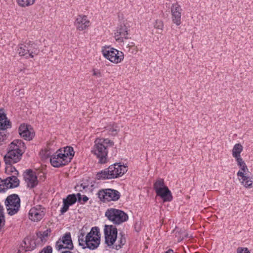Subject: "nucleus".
Here are the masks:
<instances>
[{
  "label": "nucleus",
  "instance_id": "f257e3e1",
  "mask_svg": "<svg viewBox=\"0 0 253 253\" xmlns=\"http://www.w3.org/2000/svg\"><path fill=\"white\" fill-rule=\"evenodd\" d=\"M85 231L83 229L80 230L78 236L79 246L83 249L88 248L91 250L96 249L100 244L101 235L98 227L91 228L89 232L87 233L85 239Z\"/></svg>",
  "mask_w": 253,
  "mask_h": 253
},
{
  "label": "nucleus",
  "instance_id": "f03ea898",
  "mask_svg": "<svg viewBox=\"0 0 253 253\" xmlns=\"http://www.w3.org/2000/svg\"><path fill=\"white\" fill-rule=\"evenodd\" d=\"M127 170V167L121 163H115L97 172L96 178L98 180L115 179L121 177Z\"/></svg>",
  "mask_w": 253,
  "mask_h": 253
},
{
  "label": "nucleus",
  "instance_id": "7ed1b4c3",
  "mask_svg": "<svg viewBox=\"0 0 253 253\" xmlns=\"http://www.w3.org/2000/svg\"><path fill=\"white\" fill-rule=\"evenodd\" d=\"M153 188L156 196L160 197L164 203L169 202L172 200V193L165 184L164 179H157L153 184Z\"/></svg>",
  "mask_w": 253,
  "mask_h": 253
},
{
  "label": "nucleus",
  "instance_id": "20e7f679",
  "mask_svg": "<svg viewBox=\"0 0 253 253\" xmlns=\"http://www.w3.org/2000/svg\"><path fill=\"white\" fill-rule=\"evenodd\" d=\"M105 216L115 225H120L128 219L127 214L124 211L115 208L108 209Z\"/></svg>",
  "mask_w": 253,
  "mask_h": 253
},
{
  "label": "nucleus",
  "instance_id": "39448f33",
  "mask_svg": "<svg viewBox=\"0 0 253 253\" xmlns=\"http://www.w3.org/2000/svg\"><path fill=\"white\" fill-rule=\"evenodd\" d=\"M4 204L8 214L12 216L19 211L21 207V200L18 195L12 194L6 198Z\"/></svg>",
  "mask_w": 253,
  "mask_h": 253
},
{
  "label": "nucleus",
  "instance_id": "423d86ee",
  "mask_svg": "<svg viewBox=\"0 0 253 253\" xmlns=\"http://www.w3.org/2000/svg\"><path fill=\"white\" fill-rule=\"evenodd\" d=\"M103 56L114 63H121L124 59V55L122 51L110 46H103L102 49Z\"/></svg>",
  "mask_w": 253,
  "mask_h": 253
},
{
  "label": "nucleus",
  "instance_id": "0eeeda50",
  "mask_svg": "<svg viewBox=\"0 0 253 253\" xmlns=\"http://www.w3.org/2000/svg\"><path fill=\"white\" fill-rule=\"evenodd\" d=\"M98 198L103 203H108L111 201H118L121 196V193L118 190L112 188L100 189L97 194Z\"/></svg>",
  "mask_w": 253,
  "mask_h": 253
},
{
  "label": "nucleus",
  "instance_id": "6e6552de",
  "mask_svg": "<svg viewBox=\"0 0 253 253\" xmlns=\"http://www.w3.org/2000/svg\"><path fill=\"white\" fill-rule=\"evenodd\" d=\"M91 153L96 156L98 159V163L104 164L107 163L108 151L107 146H104L98 138L94 141V145L91 150Z\"/></svg>",
  "mask_w": 253,
  "mask_h": 253
},
{
  "label": "nucleus",
  "instance_id": "1a4fd4ad",
  "mask_svg": "<svg viewBox=\"0 0 253 253\" xmlns=\"http://www.w3.org/2000/svg\"><path fill=\"white\" fill-rule=\"evenodd\" d=\"M62 151V148H59L51 156L50 164L53 167H63L71 162L72 158L66 157Z\"/></svg>",
  "mask_w": 253,
  "mask_h": 253
},
{
  "label": "nucleus",
  "instance_id": "9d476101",
  "mask_svg": "<svg viewBox=\"0 0 253 253\" xmlns=\"http://www.w3.org/2000/svg\"><path fill=\"white\" fill-rule=\"evenodd\" d=\"M11 127V123L8 120L4 112H0V145L5 143L8 133H6L8 128Z\"/></svg>",
  "mask_w": 253,
  "mask_h": 253
},
{
  "label": "nucleus",
  "instance_id": "9b49d317",
  "mask_svg": "<svg viewBox=\"0 0 253 253\" xmlns=\"http://www.w3.org/2000/svg\"><path fill=\"white\" fill-rule=\"evenodd\" d=\"M23 175L28 187L32 189L36 187L38 184V176L32 169H26L24 171Z\"/></svg>",
  "mask_w": 253,
  "mask_h": 253
},
{
  "label": "nucleus",
  "instance_id": "f8f14e48",
  "mask_svg": "<svg viewBox=\"0 0 253 253\" xmlns=\"http://www.w3.org/2000/svg\"><path fill=\"white\" fill-rule=\"evenodd\" d=\"M45 209L41 205H37L32 208L29 212V219L34 221L41 220L44 216Z\"/></svg>",
  "mask_w": 253,
  "mask_h": 253
},
{
  "label": "nucleus",
  "instance_id": "ddd939ff",
  "mask_svg": "<svg viewBox=\"0 0 253 253\" xmlns=\"http://www.w3.org/2000/svg\"><path fill=\"white\" fill-rule=\"evenodd\" d=\"M18 132L21 137L28 141L32 140L35 135L31 126L25 124L20 125Z\"/></svg>",
  "mask_w": 253,
  "mask_h": 253
},
{
  "label": "nucleus",
  "instance_id": "4468645a",
  "mask_svg": "<svg viewBox=\"0 0 253 253\" xmlns=\"http://www.w3.org/2000/svg\"><path fill=\"white\" fill-rule=\"evenodd\" d=\"M90 21L87 19V16L85 15H78L75 19L74 25L77 30L83 31L86 29L90 25Z\"/></svg>",
  "mask_w": 253,
  "mask_h": 253
},
{
  "label": "nucleus",
  "instance_id": "2eb2a0df",
  "mask_svg": "<svg viewBox=\"0 0 253 253\" xmlns=\"http://www.w3.org/2000/svg\"><path fill=\"white\" fill-rule=\"evenodd\" d=\"M23 155L21 153L8 152L3 157V160L5 165L14 164L19 162Z\"/></svg>",
  "mask_w": 253,
  "mask_h": 253
},
{
  "label": "nucleus",
  "instance_id": "dca6fc26",
  "mask_svg": "<svg viewBox=\"0 0 253 253\" xmlns=\"http://www.w3.org/2000/svg\"><path fill=\"white\" fill-rule=\"evenodd\" d=\"M74 194L68 195L65 198L63 199V205L60 209V214L63 215L66 212L70 206L75 204Z\"/></svg>",
  "mask_w": 253,
  "mask_h": 253
},
{
  "label": "nucleus",
  "instance_id": "f3484780",
  "mask_svg": "<svg viewBox=\"0 0 253 253\" xmlns=\"http://www.w3.org/2000/svg\"><path fill=\"white\" fill-rule=\"evenodd\" d=\"M117 33L115 34V37H117L116 41L122 42L124 38L126 39H128L127 37L128 30L125 24H121L117 27Z\"/></svg>",
  "mask_w": 253,
  "mask_h": 253
},
{
  "label": "nucleus",
  "instance_id": "a211bd4d",
  "mask_svg": "<svg viewBox=\"0 0 253 253\" xmlns=\"http://www.w3.org/2000/svg\"><path fill=\"white\" fill-rule=\"evenodd\" d=\"M18 176L13 175L8 176L9 186L7 187H0V193H5L8 189H13L18 187L20 185V180L17 178Z\"/></svg>",
  "mask_w": 253,
  "mask_h": 253
},
{
  "label": "nucleus",
  "instance_id": "6ab92c4d",
  "mask_svg": "<svg viewBox=\"0 0 253 253\" xmlns=\"http://www.w3.org/2000/svg\"><path fill=\"white\" fill-rule=\"evenodd\" d=\"M237 174L238 176L241 177V183L246 188H253V177H250L248 173H244V172L240 170Z\"/></svg>",
  "mask_w": 253,
  "mask_h": 253
},
{
  "label": "nucleus",
  "instance_id": "aec40b11",
  "mask_svg": "<svg viewBox=\"0 0 253 253\" xmlns=\"http://www.w3.org/2000/svg\"><path fill=\"white\" fill-rule=\"evenodd\" d=\"M17 50L19 56H24L26 59L31 58L29 54L33 51L32 48L23 43L18 44Z\"/></svg>",
  "mask_w": 253,
  "mask_h": 253
},
{
  "label": "nucleus",
  "instance_id": "412c9836",
  "mask_svg": "<svg viewBox=\"0 0 253 253\" xmlns=\"http://www.w3.org/2000/svg\"><path fill=\"white\" fill-rule=\"evenodd\" d=\"M59 239L62 242V244L66 245L67 249L72 250L74 249V245L72 240L71 233L67 232L65 234L61 237Z\"/></svg>",
  "mask_w": 253,
  "mask_h": 253
},
{
  "label": "nucleus",
  "instance_id": "4be33fe9",
  "mask_svg": "<svg viewBox=\"0 0 253 253\" xmlns=\"http://www.w3.org/2000/svg\"><path fill=\"white\" fill-rule=\"evenodd\" d=\"M38 239H36L35 237L32 239L31 238H27L28 242V246H23L24 247L25 252L31 251L34 250L37 247V245L41 244V243L39 241H37Z\"/></svg>",
  "mask_w": 253,
  "mask_h": 253
},
{
  "label": "nucleus",
  "instance_id": "5701e85b",
  "mask_svg": "<svg viewBox=\"0 0 253 253\" xmlns=\"http://www.w3.org/2000/svg\"><path fill=\"white\" fill-rule=\"evenodd\" d=\"M24 44L32 48L33 51H32V53H31L30 54H29V56H31V58H34L35 55H37L39 54L40 50L37 43L31 41L26 40Z\"/></svg>",
  "mask_w": 253,
  "mask_h": 253
},
{
  "label": "nucleus",
  "instance_id": "b1692460",
  "mask_svg": "<svg viewBox=\"0 0 253 253\" xmlns=\"http://www.w3.org/2000/svg\"><path fill=\"white\" fill-rule=\"evenodd\" d=\"M51 230L50 228H48L46 230L43 232L38 231L36 233V237L37 239L40 240V242L41 243L43 242L45 243L46 242L47 240L45 239V237H47L49 236V234L51 233Z\"/></svg>",
  "mask_w": 253,
  "mask_h": 253
},
{
  "label": "nucleus",
  "instance_id": "393cba45",
  "mask_svg": "<svg viewBox=\"0 0 253 253\" xmlns=\"http://www.w3.org/2000/svg\"><path fill=\"white\" fill-rule=\"evenodd\" d=\"M243 147L240 143L236 144L232 149V155L235 159L241 158L240 154L242 152Z\"/></svg>",
  "mask_w": 253,
  "mask_h": 253
},
{
  "label": "nucleus",
  "instance_id": "a878e982",
  "mask_svg": "<svg viewBox=\"0 0 253 253\" xmlns=\"http://www.w3.org/2000/svg\"><path fill=\"white\" fill-rule=\"evenodd\" d=\"M106 229L109 236L117 238L118 230L115 226L113 225H105L104 230Z\"/></svg>",
  "mask_w": 253,
  "mask_h": 253
},
{
  "label": "nucleus",
  "instance_id": "bb28decb",
  "mask_svg": "<svg viewBox=\"0 0 253 253\" xmlns=\"http://www.w3.org/2000/svg\"><path fill=\"white\" fill-rule=\"evenodd\" d=\"M104 232L105 235V243L107 245V246L110 247L113 246L116 241L117 238L109 236L106 229L104 230Z\"/></svg>",
  "mask_w": 253,
  "mask_h": 253
},
{
  "label": "nucleus",
  "instance_id": "cd10ccee",
  "mask_svg": "<svg viewBox=\"0 0 253 253\" xmlns=\"http://www.w3.org/2000/svg\"><path fill=\"white\" fill-rule=\"evenodd\" d=\"M62 154H65V156L67 158H72V160L73 159V157L75 155V151L72 147L70 146H67L63 148V150L62 149Z\"/></svg>",
  "mask_w": 253,
  "mask_h": 253
},
{
  "label": "nucleus",
  "instance_id": "c85d7f7f",
  "mask_svg": "<svg viewBox=\"0 0 253 253\" xmlns=\"http://www.w3.org/2000/svg\"><path fill=\"white\" fill-rule=\"evenodd\" d=\"M7 152H14V153H21V154L22 155V151L19 149L18 146L14 140H13L12 142L10 143V144L9 145L7 149Z\"/></svg>",
  "mask_w": 253,
  "mask_h": 253
},
{
  "label": "nucleus",
  "instance_id": "c756f323",
  "mask_svg": "<svg viewBox=\"0 0 253 253\" xmlns=\"http://www.w3.org/2000/svg\"><path fill=\"white\" fill-rule=\"evenodd\" d=\"M172 22L176 25L179 26L181 24V13L180 11L171 12Z\"/></svg>",
  "mask_w": 253,
  "mask_h": 253
},
{
  "label": "nucleus",
  "instance_id": "7c9ffc66",
  "mask_svg": "<svg viewBox=\"0 0 253 253\" xmlns=\"http://www.w3.org/2000/svg\"><path fill=\"white\" fill-rule=\"evenodd\" d=\"M12 165H5V173L8 175H11L12 173L15 172L14 175H18L19 174V171Z\"/></svg>",
  "mask_w": 253,
  "mask_h": 253
},
{
  "label": "nucleus",
  "instance_id": "2f4dec72",
  "mask_svg": "<svg viewBox=\"0 0 253 253\" xmlns=\"http://www.w3.org/2000/svg\"><path fill=\"white\" fill-rule=\"evenodd\" d=\"M36 0H16L18 5L21 7H26L33 5Z\"/></svg>",
  "mask_w": 253,
  "mask_h": 253
},
{
  "label": "nucleus",
  "instance_id": "473e14b6",
  "mask_svg": "<svg viewBox=\"0 0 253 253\" xmlns=\"http://www.w3.org/2000/svg\"><path fill=\"white\" fill-rule=\"evenodd\" d=\"M238 166L240 168L242 172H244V173H247L246 172H249L248 168L243 161L242 158L236 159Z\"/></svg>",
  "mask_w": 253,
  "mask_h": 253
},
{
  "label": "nucleus",
  "instance_id": "72a5a7b5",
  "mask_svg": "<svg viewBox=\"0 0 253 253\" xmlns=\"http://www.w3.org/2000/svg\"><path fill=\"white\" fill-rule=\"evenodd\" d=\"M14 141L18 146L19 149L22 151V155L25 152V151L26 149V146L25 144L23 142V141L21 139H15Z\"/></svg>",
  "mask_w": 253,
  "mask_h": 253
},
{
  "label": "nucleus",
  "instance_id": "f704fd0d",
  "mask_svg": "<svg viewBox=\"0 0 253 253\" xmlns=\"http://www.w3.org/2000/svg\"><path fill=\"white\" fill-rule=\"evenodd\" d=\"M99 140H101V142L103 143L104 146H113L114 144V143L113 141L110 140V139L107 138L105 139L103 138H98Z\"/></svg>",
  "mask_w": 253,
  "mask_h": 253
},
{
  "label": "nucleus",
  "instance_id": "c9c22d12",
  "mask_svg": "<svg viewBox=\"0 0 253 253\" xmlns=\"http://www.w3.org/2000/svg\"><path fill=\"white\" fill-rule=\"evenodd\" d=\"M65 247L66 246H64L63 244H62V242L60 241V239H58L56 241L55 244V248L58 251H60L62 249H67V248Z\"/></svg>",
  "mask_w": 253,
  "mask_h": 253
},
{
  "label": "nucleus",
  "instance_id": "e433bc0d",
  "mask_svg": "<svg viewBox=\"0 0 253 253\" xmlns=\"http://www.w3.org/2000/svg\"><path fill=\"white\" fill-rule=\"evenodd\" d=\"M171 12H175V11H181L182 9L180 7V6L176 2L175 3H173L171 6Z\"/></svg>",
  "mask_w": 253,
  "mask_h": 253
},
{
  "label": "nucleus",
  "instance_id": "4c0bfd02",
  "mask_svg": "<svg viewBox=\"0 0 253 253\" xmlns=\"http://www.w3.org/2000/svg\"><path fill=\"white\" fill-rule=\"evenodd\" d=\"M154 26L156 29L162 30L164 27L163 22L161 20L157 19L156 20Z\"/></svg>",
  "mask_w": 253,
  "mask_h": 253
},
{
  "label": "nucleus",
  "instance_id": "58836bf2",
  "mask_svg": "<svg viewBox=\"0 0 253 253\" xmlns=\"http://www.w3.org/2000/svg\"><path fill=\"white\" fill-rule=\"evenodd\" d=\"M82 197L83 196L81 195L80 193H78L77 194H74V199H75V203L78 202L82 204Z\"/></svg>",
  "mask_w": 253,
  "mask_h": 253
},
{
  "label": "nucleus",
  "instance_id": "ea45409f",
  "mask_svg": "<svg viewBox=\"0 0 253 253\" xmlns=\"http://www.w3.org/2000/svg\"><path fill=\"white\" fill-rule=\"evenodd\" d=\"M39 253H52V248L50 246H47L43 248Z\"/></svg>",
  "mask_w": 253,
  "mask_h": 253
},
{
  "label": "nucleus",
  "instance_id": "a19ab883",
  "mask_svg": "<svg viewBox=\"0 0 253 253\" xmlns=\"http://www.w3.org/2000/svg\"><path fill=\"white\" fill-rule=\"evenodd\" d=\"M121 238L119 241V244L123 247L126 243V239L125 237V235L123 234L122 233H120Z\"/></svg>",
  "mask_w": 253,
  "mask_h": 253
},
{
  "label": "nucleus",
  "instance_id": "79ce46f5",
  "mask_svg": "<svg viewBox=\"0 0 253 253\" xmlns=\"http://www.w3.org/2000/svg\"><path fill=\"white\" fill-rule=\"evenodd\" d=\"M237 253H250V252L247 248L239 247L237 250Z\"/></svg>",
  "mask_w": 253,
  "mask_h": 253
},
{
  "label": "nucleus",
  "instance_id": "37998d69",
  "mask_svg": "<svg viewBox=\"0 0 253 253\" xmlns=\"http://www.w3.org/2000/svg\"><path fill=\"white\" fill-rule=\"evenodd\" d=\"M93 75L98 78L102 77V74L99 70L94 69L93 70Z\"/></svg>",
  "mask_w": 253,
  "mask_h": 253
},
{
  "label": "nucleus",
  "instance_id": "c03bdc74",
  "mask_svg": "<svg viewBox=\"0 0 253 253\" xmlns=\"http://www.w3.org/2000/svg\"><path fill=\"white\" fill-rule=\"evenodd\" d=\"M117 127V126H115V127L112 126L109 129V131L111 132L112 135H116L117 134L118 130L116 128Z\"/></svg>",
  "mask_w": 253,
  "mask_h": 253
},
{
  "label": "nucleus",
  "instance_id": "a18cd8bd",
  "mask_svg": "<svg viewBox=\"0 0 253 253\" xmlns=\"http://www.w3.org/2000/svg\"><path fill=\"white\" fill-rule=\"evenodd\" d=\"M52 155L50 154V153L49 150H45L44 151V153L43 154V157L45 159L49 158L50 159L51 156Z\"/></svg>",
  "mask_w": 253,
  "mask_h": 253
},
{
  "label": "nucleus",
  "instance_id": "49530a36",
  "mask_svg": "<svg viewBox=\"0 0 253 253\" xmlns=\"http://www.w3.org/2000/svg\"><path fill=\"white\" fill-rule=\"evenodd\" d=\"M1 182L2 186H5L6 187H7V186H9L8 177H6L4 179H2V181Z\"/></svg>",
  "mask_w": 253,
  "mask_h": 253
},
{
  "label": "nucleus",
  "instance_id": "de8ad7c7",
  "mask_svg": "<svg viewBox=\"0 0 253 253\" xmlns=\"http://www.w3.org/2000/svg\"><path fill=\"white\" fill-rule=\"evenodd\" d=\"M81 186L82 187V192H84V190L87 191L86 189L88 188L89 185L87 183L83 182L80 183Z\"/></svg>",
  "mask_w": 253,
  "mask_h": 253
},
{
  "label": "nucleus",
  "instance_id": "09e8293b",
  "mask_svg": "<svg viewBox=\"0 0 253 253\" xmlns=\"http://www.w3.org/2000/svg\"><path fill=\"white\" fill-rule=\"evenodd\" d=\"M22 246H28L27 238L24 239V240L23 241L22 244L21 245V248H22V250H24V247H22Z\"/></svg>",
  "mask_w": 253,
  "mask_h": 253
},
{
  "label": "nucleus",
  "instance_id": "8fccbe9b",
  "mask_svg": "<svg viewBox=\"0 0 253 253\" xmlns=\"http://www.w3.org/2000/svg\"><path fill=\"white\" fill-rule=\"evenodd\" d=\"M89 198L85 195H83L82 204H84L87 202Z\"/></svg>",
  "mask_w": 253,
  "mask_h": 253
},
{
  "label": "nucleus",
  "instance_id": "3c124183",
  "mask_svg": "<svg viewBox=\"0 0 253 253\" xmlns=\"http://www.w3.org/2000/svg\"><path fill=\"white\" fill-rule=\"evenodd\" d=\"M75 189L76 191H79V192H82V187L81 186V184H77L75 186Z\"/></svg>",
  "mask_w": 253,
  "mask_h": 253
},
{
  "label": "nucleus",
  "instance_id": "603ef678",
  "mask_svg": "<svg viewBox=\"0 0 253 253\" xmlns=\"http://www.w3.org/2000/svg\"><path fill=\"white\" fill-rule=\"evenodd\" d=\"M122 248V247L120 244L116 245L114 246H113V248H114L117 250H118Z\"/></svg>",
  "mask_w": 253,
  "mask_h": 253
},
{
  "label": "nucleus",
  "instance_id": "864d4df0",
  "mask_svg": "<svg viewBox=\"0 0 253 253\" xmlns=\"http://www.w3.org/2000/svg\"><path fill=\"white\" fill-rule=\"evenodd\" d=\"M134 229H135V231L137 232H138L140 231V228L139 226L138 227H137V223L135 224V226H134Z\"/></svg>",
  "mask_w": 253,
  "mask_h": 253
},
{
  "label": "nucleus",
  "instance_id": "5fc2aeb1",
  "mask_svg": "<svg viewBox=\"0 0 253 253\" xmlns=\"http://www.w3.org/2000/svg\"><path fill=\"white\" fill-rule=\"evenodd\" d=\"M165 253H173V250L172 249H169L167 251L165 252Z\"/></svg>",
  "mask_w": 253,
  "mask_h": 253
},
{
  "label": "nucleus",
  "instance_id": "6e6d98bb",
  "mask_svg": "<svg viewBox=\"0 0 253 253\" xmlns=\"http://www.w3.org/2000/svg\"><path fill=\"white\" fill-rule=\"evenodd\" d=\"M2 181V179L1 178H0V187H1V186H2V185H1V182Z\"/></svg>",
  "mask_w": 253,
  "mask_h": 253
},
{
  "label": "nucleus",
  "instance_id": "4d7b16f0",
  "mask_svg": "<svg viewBox=\"0 0 253 253\" xmlns=\"http://www.w3.org/2000/svg\"><path fill=\"white\" fill-rule=\"evenodd\" d=\"M0 111H4V110L3 108H0Z\"/></svg>",
  "mask_w": 253,
  "mask_h": 253
},
{
  "label": "nucleus",
  "instance_id": "13d9d810",
  "mask_svg": "<svg viewBox=\"0 0 253 253\" xmlns=\"http://www.w3.org/2000/svg\"><path fill=\"white\" fill-rule=\"evenodd\" d=\"M185 237L186 238H187L188 237V234H186V235H184Z\"/></svg>",
  "mask_w": 253,
  "mask_h": 253
},
{
  "label": "nucleus",
  "instance_id": "bf43d9fd",
  "mask_svg": "<svg viewBox=\"0 0 253 253\" xmlns=\"http://www.w3.org/2000/svg\"><path fill=\"white\" fill-rule=\"evenodd\" d=\"M24 90V89H20V91H21V92H22V91Z\"/></svg>",
  "mask_w": 253,
  "mask_h": 253
}]
</instances>
